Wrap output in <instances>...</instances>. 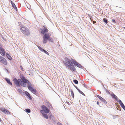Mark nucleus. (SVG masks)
<instances>
[{
    "mask_svg": "<svg viewBox=\"0 0 125 125\" xmlns=\"http://www.w3.org/2000/svg\"><path fill=\"white\" fill-rule=\"evenodd\" d=\"M64 60L65 61H63V62L65 65L66 67L73 72H75L76 71V69L74 66V65L80 68H84L81 64L73 59H72V60H71L67 57H65Z\"/></svg>",
    "mask_w": 125,
    "mask_h": 125,
    "instance_id": "obj_1",
    "label": "nucleus"
},
{
    "mask_svg": "<svg viewBox=\"0 0 125 125\" xmlns=\"http://www.w3.org/2000/svg\"><path fill=\"white\" fill-rule=\"evenodd\" d=\"M20 77L21 79H17L16 78L13 79V81L17 87H20L21 85L23 86L25 80L26 78L22 74H20Z\"/></svg>",
    "mask_w": 125,
    "mask_h": 125,
    "instance_id": "obj_2",
    "label": "nucleus"
},
{
    "mask_svg": "<svg viewBox=\"0 0 125 125\" xmlns=\"http://www.w3.org/2000/svg\"><path fill=\"white\" fill-rule=\"evenodd\" d=\"M20 29L22 32L27 36H28L30 34L29 29L27 27L22 26L20 27Z\"/></svg>",
    "mask_w": 125,
    "mask_h": 125,
    "instance_id": "obj_3",
    "label": "nucleus"
},
{
    "mask_svg": "<svg viewBox=\"0 0 125 125\" xmlns=\"http://www.w3.org/2000/svg\"><path fill=\"white\" fill-rule=\"evenodd\" d=\"M50 36V35L49 33L44 34L43 38L42 41L43 44H45L47 43Z\"/></svg>",
    "mask_w": 125,
    "mask_h": 125,
    "instance_id": "obj_4",
    "label": "nucleus"
},
{
    "mask_svg": "<svg viewBox=\"0 0 125 125\" xmlns=\"http://www.w3.org/2000/svg\"><path fill=\"white\" fill-rule=\"evenodd\" d=\"M41 108L42 110H40V112L41 114L49 113V109L46 107L45 105H43L42 106Z\"/></svg>",
    "mask_w": 125,
    "mask_h": 125,
    "instance_id": "obj_5",
    "label": "nucleus"
},
{
    "mask_svg": "<svg viewBox=\"0 0 125 125\" xmlns=\"http://www.w3.org/2000/svg\"><path fill=\"white\" fill-rule=\"evenodd\" d=\"M28 89L33 94H36L37 93V91L36 89L34 88L29 86H28Z\"/></svg>",
    "mask_w": 125,
    "mask_h": 125,
    "instance_id": "obj_6",
    "label": "nucleus"
},
{
    "mask_svg": "<svg viewBox=\"0 0 125 125\" xmlns=\"http://www.w3.org/2000/svg\"><path fill=\"white\" fill-rule=\"evenodd\" d=\"M0 61L5 65H7V61L6 59L0 56Z\"/></svg>",
    "mask_w": 125,
    "mask_h": 125,
    "instance_id": "obj_7",
    "label": "nucleus"
},
{
    "mask_svg": "<svg viewBox=\"0 0 125 125\" xmlns=\"http://www.w3.org/2000/svg\"><path fill=\"white\" fill-rule=\"evenodd\" d=\"M25 81L24 82V85L23 86V87H26L27 86V85L26 84V83H27L28 84V85L27 86V87L28 86H29L30 87H31L32 86L31 85V83H30L29 81L27 80V79L26 78L25 80Z\"/></svg>",
    "mask_w": 125,
    "mask_h": 125,
    "instance_id": "obj_8",
    "label": "nucleus"
},
{
    "mask_svg": "<svg viewBox=\"0 0 125 125\" xmlns=\"http://www.w3.org/2000/svg\"><path fill=\"white\" fill-rule=\"evenodd\" d=\"M0 110L4 113L6 114H10V113L6 109L3 108H1Z\"/></svg>",
    "mask_w": 125,
    "mask_h": 125,
    "instance_id": "obj_9",
    "label": "nucleus"
},
{
    "mask_svg": "<svg viewBox=\"0 0 125 125\" xmlns=\"http://www.w3.org/2000/svg\"><path fill=\"white\" fill-rule=\"evenodd\" d=\"M40 29L41 31V33L42 34H43L45 33H47L48 32L47 29L45 26H44L43 29Z\"/></svg>",
    "mask_w": 125,
    "mask_h": 125,
    "instance_id": "obj_10",
    "label": "nucleus"
},
{
    "mask_svg": "<svg viewBox=\"0 0 125 125\" xmlns=\"http://www.w3.org/2000/svg\"><path fill=\"white\" fill-rule=\"evenodd\" d=\"M0 53L3 56H5V52L3 48L1 47H0Z\"/></svg>",
    "mask_w": 125,
    "mask_h": 125,
    "instance_id": "obj_11",
    "label": "nucleus"
},
{
    "mask_svg": "<svg viewBox=\"0 0 125 125\" xmlns=\"http://www.w3.org/2000/svg\"><path fill=\"white\" fill-rule=\"evenodd\" d=\"M97 96L102 102H103L104 104H107L106 101L103 98L98 95H97Z\"/></svg>",
    "mask_w": 125,
    "mask_h": 125,
    "instance_id": "obj_12",
    "label": "nucleus"
},
{
    "mask_svg": "<svg viewBox=\"0 0 125 125\" xmlns=\"http://www.w3.org/2000/svg\"><path fill=\"white\" fill-rule=\"evenodd\" d=\"M24 94H26V95L28 97V98L29 100H32L31 96L28 92L26 91H25Z\"/></svg>",
    "mask_w": 125,
    "mask_h": 125,
    "instance_id": "obj_13",
    "label": "nucleus"
},
{
    "mask_svg": "<svg viewBox=\"0 0 125 125\" xmlns=\"http://www.w3.org/2000/svg\"><path fill=\"white\" fill-rule=\"evenodd\" d=\"M38 47L39 49L42 52H43L44 53H45L46 54L48 55H49V53L46 50H45L43 49L40 46H38Z\"/></svg>",
    "mask_w": 125,
    "mask_h": 125,
    "instance_id": "obj_14",
    "label": "nucleus"
},
{
    "mask_svg": "<svg viewBox=\"0 0 125 125\" xmlns=\"http://www.w3.org/2000/svg\"><path fill=\"white\" fill-rule=\"evenodd\" d=\"M10 3L11 4L12 6L13 9L16 11V12H17L18 10L17 8L14 3L11 1H10Z\"/></svg>",
    "mask_w": 125,
    "mask_h": 125,
    "instance_id": "obj_15",
    "label": "nucleus"
},
{
    "mask_svg": "<svg viewBox=\"0 0 125 125\" xmlns=\"http://www.w3.org/2000/svg\"><path fill=\"white\" fill-rule=\"evenodd\" d=\"M73 85L80 94H82L83 95L85 96L84 94L76 86H75L73 84Z\"/></svg>",
    "mask_w": 125,
    "mask_h": 125,
    "instance_id": "obj_16",
    "label": "nucleus"
},
{
    "mask_svg": "<svg viewBox=\"0 0 125 125\" xmlns=\"http://www.w3.org/2000/svg\"><path fill=\"white\" fill-rule=\"evenodd\" d=\"M110 95L112 98L115 99L117 101H118L117 100H118V98L117 96L115 95L114 94L112 93L110 94Z\"/></svg>",
    "mask_w": 125,
    "mask_h": 125,
    "instance_id": "obj_17",
    "label": "nucleus"
},
{
    "mask_svg": "<svg viewBox=\"0 0 125 125\" xmlns=\"http://www.w3.org/2000/svg\"><path fill=\"white\" fill-rule=\"evenodd\" d=\"M5 80L10 85H12V83L10 81V80L7 78H6Z\"/></svg>",
    "mask_w": 125,
    "mask_h": 125,
    "instance_id": "obj_18",
    "label": "nucleus"
},
{
    "mask_svg": "<svg viewBox=\"0 0 125 125\" xmlns=\"http://www.w3.org/2000/svg\"><path fill=\"white\" fill-rule=\"evenodd\" d=\"M118 101L119 102V104L122 108H123V107L125 106L122 102L120 99H118Z\"/></svg>",
    "mask_w": 125,
    "mask_h": 125,
    "instance_id": "obj_19",
    "label": "nucleus"
},
{
    "mask_svg": "<svg viewBox=\"0 0 125 125\" xmlns=\"http://www.w3.org/2000/svg\"><path fill=\"white\" fill-rule=\"evenodd\" d=\"M6 55L7 57L10 60H11L12 59L11 56L8 53H6Z\"/></svg>",
    "mask_w": 125,
    "mask_h": 125,
    "instance_id": "obj_20",
    "label": "nucleus"
},
{
    "mask_svg": "<svg viewBox=\"0 0 125 125\" xmlns=\"http://www.w3.org/2000/svg\"><path fill=\"white\" fill-rule=\"evenodd\" d=\"M47 113H43V114H42V115L43 116L44 118H46L47 119H48V117L46 114Z\"/></svg>",
    "mask_w": 125,
    "mask_h": 125,
    "instance_id": "obj_21",
    "label": "nucleus"
},
{
    "mask_svg": "<svg viewBox=\"0 0 125 125\" xmlns=\"http://www.w3.org/2000/svg\"><path fill=\"white\" fill-rule=\"evenodd\" d=\"M50 119L53 122L55 123V117L52 116L50 117Z\"/></svg>",
    "mask_w": 125,
    "mask_h": 125,
    "instance_id": "obj_22",
    "label": "nucleus"
},
{
    "mask_svg": "<svg viewBox=\"0 0 125 125\" xmlns=\"http://www.w3.org/2000/svg\"><path fill=\"white\" fill-rule=\"evenodd\" d=\"M18 91L22 95H24V92L21 89H19L18 90Z\"/></svg>",
    "mask_w": 125,
    "mask_h": 125,
    "instance_id": "obj_23",
    "label": "nucleus"
},
{
    "mask_svg": "<svg viewBox=\"0 0 125 125\" xmlns=\"http://www.w3.org/2000/svg\"><path fill=\"white\" fill-rule=\"evenodd\" d=\"M103 21L104 22H105L106 24H108V20L107 19L105 18H104L103 19Z\"/></svg>",
    "mask_w": 125,
    "mask_h": 125,
    "instance_id": "obj_24",
    "label": "nucleus"
},
{
    "mask_svg": "<svg viewBox=\"0 0 125 125\" xmlns=\"http://www.w3.org/2000/svg\"><path fill=\"white\" fill-rule=\"evenodd\" d=\"M71 92L72 97L73 98H74V94L72 90L71 89Z\"/></svg>",
    "mask_w": 125,
    "mask_h": 125,
    "instance_id": "obj_25",
    "label": "nucleus"
},
{
    "mask_svg": "<svg viewBox=\"0 0 125 125\" xmlns=\"http://www.w3.org/2000/svg\"><path fill=\"white\" fill-rule=\"evenodd\" d=\"M25 111L27 113H30L31 112V110L30 109L27 108L25 109Z\"/></svg>",
    "mask_w": 125,
    "mask_h": 125,
    "instance_id": "obj_26",
    "label": "nucleus"
},
{
    "mask_svg": "<svg viewBox=\"0 0 125 125\" xmlns=\"http://www.w3.org/2000/svg\"><path fill=\"white\" fill-rule=\"evenodd\" d=\"M74 83L75 84H77L78 83V81L76 79H74L73 81Z\"/></svg>",
    "mask_w": 125,
    "mask_h": 125,
    "instance_id": "obj_27",
    "label": "nucleus"
},
{
    "mask_svg": "<svg viewBox=\"0 0 125 125\" xmlns=\"http://www.w3.org/2000/svg\"><path fill=\"white\" fill-rule=\"evenodd\" d=\"M48 40L49 41L51 42H52L53 41V39L50 36L49 37V38H48Z\"/></svg>",
    "mask_w": 125,
    "mask_h": 125,
    "instance_id": "obj_28",
    "label": "nucleus"
},
{
    "mask_svg": "<svg viewBox=\"0 0 125 125\" xmlns=\"http://www.w3.org/2000/svg\"><path fill=\"white\" fill-rule=\"evenodd\" d=\"M104 90L105 91L106 93H107L108 94H110V93L109 92V91L108 90H107V89H106L104 88Z\"/></svg>",
    "mask_w": 125,
    "mask_h": 125,
    "instance_id": "obj_29",
    "label": "nucleus"
},
{
    "mask_svg": "<svg viewBox=\"0 0 125 125\" xmlns=\"http://www.w3.org/2000/svg\"><path fill=\"white\" fill-rule=\"evenodd\" d=\"M112 21L114 23H116V21H115V20H114V19H112Z\"/></svg>",
    "mask_w": 125,
    "mask_h": 125,
    "instance_id": "obj_30",
    "label": "nucleus"
},
{
    "mask_svg": "<svg viewBox=\"0 0 125 125\" xmlns=\"http://www.w3.org/2000/svg\"><path fill=\"white\" fill-rule=\"evenodd\" d=\"M47 103L48 106V107H50L51 106V105L49 103V102H48V103Z\"/></svg>",
    "mask_w": 125,
    "mask_h": 125,
    "instance_id": "obj_31",
    "label": "nucleus"
},
{
    "mask_svg": "<svg viewBox=\"0 0 125 125\" xmlns=\"http://www.w3.org/2000/svg\"><path fill=\"white\" fill-rule=\"evenodd\" d=\"M58 125H63L61 123L58 122L57 123Z\"/></svg>",
    "mask_w": 125,
    "mask_h": 125,
    "instance_id": "obj_32",
    "label": "nucleus"
},
{
    "mask_svg": "<svg viewBox=\"0 0 125 125\" xmlns=\"http://www.w3.org/2000/svg\"><path fill=\"white\" fill-rule=\"evenodd\" d=\"M44 101L47 103L48 102L47 101V100L46 99L44 100Z\"/></svg>",
    "mask_w": 125,
    "mask_h": 125,
    "instance_id": "obj_33",
    "label": "nucleus"
},
{
    "mask_svg": "<svg viewBox=\"0 0 125 125\" xmlns=\"http://www.w3.org/2000/svg\"><path fill=\"white\" fill-rule=\"evenodd\" d=\"M97 104L100 106L99 102L98 101L97 102Z\"/></svg>",
    "mask_w": 125,
    "mask_h": 125,
    "instance_id": "obj_34",
    "label": "nucleus"
},
{
    "mask_svg": "<svg viewBox=\"0 0 125 125\" xmlns=\"http://www.w3.org/2000/svg\"><path fill=\"white\" fill-rule=\"evenodd\" d=\"M21 68V69L22 70H23V68H22V66H21V65L20 66Z\"/></svg>",
    "mask_w": 125,
    "mask_h": 125,
    "instance_id": "obj_35",
    "label": "nucleus"
},
{
    "mask_svg": "<svg viewBox=\"0 0 125 125\" xmlns=\"http://www.w3.org/2000/svg\"><path fill=\"white\" fill-rule=\"evenodd\" d=\"M93 24H95V23H96V22L95 21H93Z\"/></svg>",
    "mask_w": 125,
    "mask_h": 125,
    "instance_id": "obj_36",
    "label": "nucleus"
},
{
    "mask_svg": "<svg viewBox=\"0 0 125 125\" xmlns=\"http://www.w3.org/2000/svg\"><path fill=\"white\" fill-rule=\"evenodd\" d=\"M122 108L125 111V106H124V107H123V108Z\"/></svg>",
    "mask_w": 125,
    "mask_h": 125,
    "instance_id": "obj_37",
    "label": "nucleus"
},
{
    "mask_svg": "<svg viewBox=\"0 0 125 125\" xmlns=\"http://www.w3.org/2000/svg\"><path fill=\"white\" fill-rule=\"evenodd\" d=\"M83 85V86H84V87H86V85H85V84H84Z\"/></svg>",
    "mask_w": 125,
    "mask_h": 125,
    "instance_id": "obj_38",
    "label": "nucleus"
},
{
    "mask_svg": "<svg viewBox=\"0 0 125 125\" xmlns=\"http://www.w3.org/2000/svg\"><path fill=\"white\" fill-rule=\"evenodd\" d=\"M6 70H7V72H8V70H7V69H6Z\"/></svg>",
    "mask_w": 125,
    "mask_h": 125,
    "instance_id": "obj_39",
    "label": "nucleus"
},
{
    "mask_svg": "<svg viewBox=\"0 0 125 125\" xmlns=\"http://www.w3.org/2000/svg\"><path fill=\"white\" fill-rule=\"evenodd\" d=\"M124 28L125 29V27H124Z\"/></svg>",
    "mask_w": 125,
    "mask_h": 125,
    "instance_id": "obj_40",
    "label": "nucleus"
},
{
    "mask_svg": "<svg viewBox=\"0 0 125 125\" xmlns=\"http://www.w3.org/2000/svg\"><path fill=\"white\" fill-rule=\"evenodd\" d=\"M1 120L0 119V121Z\"/></svg>",
    "mask_w": 125,
    "mask_h": 125,
    "instance_id": "obj_41",
    "label": "nucleus"
},
{
    "mask_svg": "<svg viewBox=\"0 0 125 125\" xmlns=\"http://www.w3.org/2000/svg\"><path fill=\"white\" fill-rule=\"evenodd\" d=\"M103 87H104V88H104V86H103Z\"/></svg>",
    "mask_w": 125,
    "mask_h": 125,
    "instance_id": "obj_42",
    "label": "nucleus"
}]
</instances>
